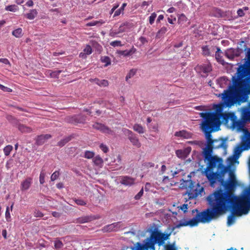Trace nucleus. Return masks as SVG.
I'll list each match as a JSON object with an SVG mask.
<instances>
[{
  "label": "nucleus",
  "mask_w": 250,
  "mask_h": 250,
  "mask_svg": "<svg viewBox=\"0 0 250 250\" xmlns=\"http://www.w3.org/2000/svg\"><path fill=\"white\" fill-rule=\"evenodd\" d=\"M195 212H196V214L194 217L188 221L186 220L180 221L178 224L172 228L171 231H173L175 229H179L182 227L189 226L190 227H193L197 226L200 222L205 223H209L210 221L211 218L208 216V212H207V209L201 212H199L197 209H193L192 210V214H193ZM171 232L172 231L169 233H167L166 234L171 233ZM164 233L166 234L165 233Z\"/></svg>",
  "instance_id": "obj_6"
},
{
  "label": "nucleus",
  "mask_w": 250,
  "mask_h": 250,
  "mask_svg": "<svg viewBox=\"0 0 250 250\" xmlns=\"http://www.w3.org/2000/svg\"><path fill=\"white\" fill-rule=\"evenodd\" d=\"M243 150L242 146H236L234 151V155L238 157Z\"/></svg>",
  "instance_id": "obj_37"
},
{
  "label": "nucleus",
  "mask_w": 250,
  "mask_h": 250,
  "mask_svg": "<svg viewBox=\"0 0 250 250\" xmlns=\"http://www.w3.org/2000/svg\"><path fill=\"white\" fill-rule=\"evenodd\" d=\"M129 23L128 22H124L121 24L119 26L118 33L119 34L125 32L126 31L127 28H128Z\"/></svg>",
  "instance_id": "obj_27"
},
{
  "label": "nucleus",
  "mask_w": 250,
  "mask_h": 250,
  "mask_svg": "<svg viewBox=\"0 0 250 250\" xmlns=\"http://www.w3.org/2000/svg\"><path fill=\"white\" fill-rule=\"evenodd\" d=\"M204 161L207 166L203 173L208 180L210 186L214 188L215 184L218 182L225 189L223 190L220 188L216 190L207 198L209 205L217 204V212H222L237 202L244 203L250 202V191H248L242 196H237L233 192L236 184L224 180L225 174L228 171L229 167L223 164L221 158L214 155Z\"/></svg>",
  "instance_id": "obj_1"
},
{
  "label": "nucleus",
  "mask_w": 250,
  "mask_h": 250,
  "mask_svg": "<svg viewBox=\"0 0 250 250\" xmlns=\"http://www.w3.org/2000/svg\"><path fill=\"white\" fill-rule=\"evenodd\" d=\"M12 34L16 38H21L23 35L22 29L21 28H17L13 31Z\"/></svg>",
  "instance_id": "obj_31"
},
{
  "label": "nucleus",
  "mask_w": 250,
  "mask_h": 250,
  "mask_svg": "<svg viewBox=\"0 0 250 250\" xmlns=\"http://www.w3.org/2000/svg\"><path fill=\"white\" fill-rule=\"evenodd\" d=\"M120 183L125 186H131L135 183V178L129 176H121L118 178Z\"/></svg>",
  "instance_id": "obj_11"
},
{
  "label": "nucleus",
  "mask_w": 250,
  "mask_h": 250,
  "mask_svg": "<svg viewBox=\"0 0 250 250\" xmlns=\"http://www.w3.org/2000/svg\"><path fill=\"white\" fill-rule=\"evenodd\" d=\"M217 51L215 53V59L217 62H220L222 64H224L225 62L224 60L222 59V52L219 47H216Z\"/></svg>",
  "instance_id": "obj_20"
},
{
  "label": "nucleus",
  "mask_w": 250,
  "mask_h": 250,
  "mask_svg": "<svg viewBox=\"0 0 250 250\" xmlns=\"http://www.w3.org/2000/svg\"><path fill=\"white\" fill-rule=\"evenodd\" d=\"M200 116L204 119L201 124V129L205 134L207 140L206 146L203 148L202 155L204 160L212 158L213 152V143H218V140H212L211 132L217 130L220 127L218 120V116L214 112L201 113Z\"/></svg>",
  "instance_id": "obj_3"
},
{
  "label": "nucleus",
  "mask_w": 250,
  "mask_h": 250,
  "mask_svg": "<svg viewBox=\"0 0 250 250\" xmlns=\"http://www.w3.org/2000/svg\"><path fill=\"white\" fill-rule=\"evenodd\" d=\"M196 70L201 73L202 77H206L208 76V73L212 70V66L210 63L202 64L198 65Z\"/></svg>",
  "instance_id": "obj_9"
},
{
  "label": "nucleus",
  "mask_w": 250,
  "mask_h": 250,
  "mask_svg": "<svg viewBox=\"0 0 250 250\" xmlns=\"http://www.w3.org/2000/svg\"><path fill=\"white\" fill-rule=\"evenodd\" d=\"M71 140V137L68 136L61 140L58 143L57 146L60 147L64 146L67 143Z\"/></svg>",
  "instance_id": "obj_33"
},
{
  "label": "nucleus",
  "mask_w": 250,
  "mask_h": 250,
  "mask_svg": "<svg viewBox=\"0 0 250 250\" xmlns=\"http://www.w3.org/2000/svg\"><path fill=\"white\" fill-rule=\"evenodd\" d=\"M102 62L105 63V66H107L110 64L111 62L110 58L107 56L102 57L101 59Z\"/></svg>",
  "instance_id": "obj_41"
},
{
  "label": "nucleus",
  "mask_w": 250,
  "mask_h": 250,
  "mask_svg": "<svg viewBox=\"0 0 250 250\" xmlns=\"http://www.w3.org/2000/svg\"><path fill=\"white\" fill-rule=\"evenodd\" d=\"M136 73V70L135 69H131L129 72L127 73L125 77L126 81H127L128 79L133 77Z\"/></svg>",
  "instance_id": "obj_40"
},
{
  "label": "nucleus",
  "mask_w": 250,
  "mask_h": 250,
  "mask_svg": "<svg viewBox=\"0 0 250 250\" xmlns=\"http://www.w3.org/2000/svg\"><path fill=\"white\" fill-rule=\"evenodd\" d=\"M51 138V135L48 134L38 136L36 140V144L38 146L42 145Z\"/></svg>",
  "instance_id": "obj_14"
},
{
  "label": "nucleus",
  "mask_w": 250,
  "mask_h": 250,
  "mask_svg": "<svg viewBox=\"0 0 250 250\" xmlns=\"http://www.w3.org/2000/svg\"><path fill=\"white\" fill-rule=\"evenodd\" d=\"M202 54L205 56H210V47L208 45H205L202 47Z\"/></svg>",
  "instance_id": "obj_28"
},
{
  "label": "nucleus",
  "mask_w": 250,
  "mask_h": 250,
  "mask_svg": "<svg viewBox=\"0 0 250 250\" xmlns=\"http://www.w3.org/2000/svg\"><path fill=\"white\" fill-rule=\"evenodd\" d=\"M38 15V12L36 9H32L29 11V12L26 13L24 17L29 20L34 19Z\"/></svg>",
  "instance_id": "obj_22"
},
{
  "label": "nucleus",
  "mask_w": 250,
  "mask_h": 250,
  "mask_svg": "<svg viewBox=\"0 0 250 250\" xmlns=\"http://www.w3.org/2000/svg\"><path fill=\"white\" fill-rule=\"evenodd\" d=\"M10 213L9 212V208L7 207L6 208V211H5V218L7 220V221H10Z\"/></svg>",
  "instance_id": "obj_53"
},
{
  "label": "nucleus",
  "mask_w": 250,
  "mask_h": 250,
  "mask_svg": "<svg viewBox=\"0 0 250 250\" xmlns=\"http://www.w3.org/2000/svg\"><path fill=\"white\" fill-rule=\"evenodd\" d=\"M121 223L120 222L114 223L108 225H106L103 228L102 231L104 232L117 231L122 228Z\"/></svg>",
  "instance_id": "obj_10"
},
{
  "label": "nucleus",
  "mask_w": 250,
  "mask_h": 250,
  "mask_svg": "<svg viewBox=\"0 0 250 250\" xmlns=\"http://www.w3.org/2000/svg\"><path fill=\"white\" fill-rule=\"evenodd\" d=\"M167 31L166 27H162L156 33V38L160 39Z\"/></svg>",
  "instance_id": "obj_30"
},
{
  "label": "nucleus",
  "mask_w": 250,
  "mask_h": 250,
  "mask_svg": "<svg viewBox=\"0 0 250 250\" xmlns=\"http://www.w3.org/2000/svg\"><path fill=\"white\" fill-rule=\"evenodd\" d=\"M63 246V244L62 242L60 240H56L55 241L54 243V247L56 249H60L62 248Z\"/></svg>",
  "instance_id": "obj_43"
},
{
  "label": "nucleus",
  "mask_w": 250,
  "mask_h": 250,
  "mask_svg": "<svg viewBox=\"0 0 250 250\" xmlns=\"http://www.w3.org/2000/svg\"><path fill=\"white\" fill-rule=\"evenodd\" d=\"M133 130L139 134H143L145 132V129L140 124H136L133 127Z\"/></svg>",
  "instance_id": "obj_25"
},
{
  "label": "nucleus",
  "mask_w": 250,
  "mask_h": 250,
  "mask_svg": "<svg viewBox=\"0 0 250 250\" xmlns=\"http://www.w3.org/2000/svg\"><path fill=\"white\" fill-rule=\"evenodd\" d=\"M45 174L42 172H41L40 175V182L41 184H43L44 182Z\"/></svg>",
  "instance_id": "obj_58"
},
{
  "label": "nucleus",
  "mask_w": 250,
  "mask_h": 250,
  "mask_svg": "<svg viewBox=\"0 0 250 250\" xmlns=\"http://www.w3.org/2000/svg\"><path fill=\"white\" fill-rule=\"evenodd\" d=\"M125 133L127 136L128 139L133 146L137 148H140L141 146V144L138 137L132 131L127 129H125Z\"/></svg>",
  "instance_id": "obj_7"
},
{
  "label": "nucleus",
  "mask_w": 250,
  "mask_h": 250,
  "mask_svg": "<svg viewBox=\"0 0 250 250\" xmlns=\"http://www.w3.org/2000/svg\"><path fill=\"white\" fill-rule=\"evenodd\" d=\"M94 155L95 153L94 152L87 150L84 152V157L87 159H93Z\"/></svg>",
  "instance_id": "obj_38"
},
{
  "label": "nucleus",
  "mask_w": 250,
  "mask_h": 250,
  "mask_svg": "<svg viewBox=\"0 0 250 250\" xmlns=\"http://www.w3.org/2000/svg\"><path fill=\"white\" fill-rule=\"evenodd\" d=\"M188 204H184L183 205L179 207V209H181L184 213H186L188 211Z\"/></svg>",
  "instance_id": "obj_57"
},
{
  "label": "nucleus",
  "mask_w": 250,
  "mask_h": 250,
  "mask_svg": "<svg viewBox=\"0 0 250 250\" xmlns=\"http://www.w3.org/2000/svg\"><path fill=\"white\" fill-rule=\"evenodd\" d=\"M188 21V18L184 14H181L179 15L178 19V22L179 24H183Z\"/></svg>",
  "instance_id": "obj_34"
},
{
  "label": "nucleus",
  "mask_w": 250,
  "mask_h": 250,
  "mask_svg": "<svg viewBox=\"0 0 250 250\" xmlns=\"http://www.w3.org/2000/svg\"><path fill=\"white\" fill-rule=\"evenodd\" d=\"M121 54L125 56H130L131 54L129 50H124L122 51Z\"/></svg>",
  "instance_id": "obj_63"
},
{
  "label": "nucleus",
  "mask_w": 250,
  "mask_h": 250,
  "mask_svg": "<svg viewBox=\"0 0 250 250\" xmlns=\"http://www.w3.org/2000/svg\"><path fill=\"white\" fill-rule=\"evenodd\" d=\"M93 162L95 166L99 167H102L103 166L104 160L99 155H97L94 157L93 159Z\"/></svg>",
  "instance_id": "obj_21"
},
{
  "label": "nucleus",
  "mask_w": 250,
  "mask_h": 250,
  "mask_svg": "<svg viewBox=\"0 0 250 250\" xmlns=\"http://www.w3.org/2000/svg\"><path fill=\"white\" fill-rule=\"evenodd\" d=\"M144 193V189L142 188L140 191L135 196L134 199L136 200H139L141 197L143 196Z\"/></svg>",
  "instance_id": "obj_49"
},
{
  "label": "nucleus",
  "mask_w": 250,
  "mask_h": 250,
  "mask_svg": "<svg viewBox=\"0 0 250 250\" xmlns=\"http://www.w3.org/2000/svg\"><path fill=\"white\" fill-rule=\"evenodd\" d=\"M19 130L22 133H29L32 131V128L23 125H19Z\"/></svg>",
  "instance_id": "obj_24"
},
{
  "label": "nucleus",
  "mask_w": 250,
  "mask_h": 250,
  "mask_svg": "<svg viewBox=\"0 0 250 250\" xmlns=\"http://www.w3.org/2000/svg\"><path fill=\"white\" fill-rule=\"evenodd\" d=\"M93 127L97 130L100 131L103 133L110 134H112L113 132L112 130L110 129L108 127L105 126L104 124L99 123H95L94 124H93Z\"/></svg>",
  "instance_id": "obj_12"
},
{
  "label": "nucleus",
  "mask_w": 250,
  "mask_h": 250,
  "mask_svg": "<svg viewBox=\"0 0 250 250\" xmlns=\"http://www.w3.org/2000/svg\"><path fill=\"white\" fill-rule=\"evenodd\" d=\"M143 166L146 168H150L154 167V163L152 162H145L143 164Z\"/></svg>",
  "instance_id": "obj_51"
},
{
  "label": "nucleus",
  "mask_w": 250,
  "mask_h": 250,
  "mask_svg": "<svg viewBox=\"0 0 250 250\" xmlns=\"http://www.w3.org/2000/svg\"><path fill=\"white\" fill-rule=\"evenodd\" d=\"M174 135L176 137H182L185 139H188L191 137L192 134L191 133L184 130H182L181 131H177L175 133Z\"/></svg>",
  "instance_id": "obj_18"
},
{
  "label": "nucleus",
  "mask_w": 250,
  "mask_h": 250,
  "mask_svg": "<svg viewBox=\"0 0 250 250\" xmlns=\"http://www.w3.org/2000/svg\"><path fill=\"white\" fill-rule=\"evenodd\" d=\"M0 89H1L3 91H6L8 92H10V91H12V90L10 88L5 87V86L1 85V84H0Z\"/></svg>",
  "instance_id": "obj_60"
},
{
  "label": "nucleus",
  "mask_w": 250,
  "mask_h": 250,
  "mask_svg": "<svg viewBox=\"0 0 250 250\" xmlns=\"http://www.w3.org/2000/svg\"><path fill=\"white\" fill-rule=\"evenodd\" d=\"M110 45L113 47L121 46L122 45V44L121 43V42L120 41H114L111 42L110 43Z\"/></svg>",
  "instance_id": "obj_46"
},
{
  "label": "nucleus",
  "mask_w": 250,
  "mask_h": 250,
  "mask_svg": "<svg viewBox=\"0 0 250 250\" xmlns=\"http://www.w3.org/2000/svg\"><path fill=\"white\" fill-rule=\"evenodd\" d=\"M113 163H115V165L117 166V169H120L122 167V159L121 156L120 155L116 156V159H115Z\"/></svg>",
  "instance_id": "obj_32"
},
{
  "label": "nucleus",
  "mask_w": 250,
  "mask_h": 250,
  "mask_svg": "<svg viewBox=\"0 0 250 250\" xmlns=\"http://www.w3.org/2000/svg\"><path fill=\"white\" fill-rule=\"evenodd\" d=\"M170 233L165 234L160 231H154L150 235L146 238L141 243L137 242L132 250H155V244L159 246H163L165 241L169 239Z\"/></svg>",
  "instance_id": "obj_5"
},
{
  "label": "nucleus",
  "mask_w": 250,
  "mask_h": 250,
  "mask_svg": "<svg viewBox=\"0 0 250 250\" xmlns=\"http://www.w3.org/2000/svg\"><path fill=\"white\" fill-rule=\"evenodd\" d=\"M0 62L5 64H10V63L9 60L6 58H1L0 59Z\"/></svg>",
  "instance_id": "obj_59"
},
{
  "label": "nucleus",
  "mask_w": 250,
  "mask_h": 250,
  "mask_svg": "<svg viewBox=\"0 0 250 250\" xmlns=\"http://www.w3.org/2000/svg\"><path fill=\"white\" fill-rule=\"evenodd\" d=\"M157 16V14L154 12L151 14L149 18V22L150 24H152L155 21V19H156Z\"/></svg>",
  "instance_id": "obj_45"
},
{
  "label": "nucleus",
  "mask_w": 250,
  "mask_h": 250,
  "mask_svg": "<svg viewBox=\"0 0 250 250\" xmlns=\"http://www.w3.org/2000/svg\"><path fill=\"white\" fill-rule=\"evenodd\" d=\"M32 183V179L30 177L27 178L21 184V189L22 191L26 190L30 187Z\"/></svg>",
  "instance_id": "obj_16"
},
{
  "label": "nucleus",
  "mask_w": 250,
  "mask_h": 250,
  "mask_svg": "<svg viewBox=\"0 0 250 250\" xmlns=\"http://www.w3.org/2000/svg\"><path fill=\"white\" fill-rule=\"evenodd\" d=\"M216 115L218 116V121L219 123V126L221 125L220 118H222L223 121L226 122H228L229 119L230 118V114L226 113H216Z\"/></svg>",
  "instance_id": "obj_19"
},
{
  "label": "nucleus",
  "mask_w": 250,
  "mask_h": 250,
  "mask_svg": "<svg viewBox=\"0 0 250 250\" xmlns=\"http://www.w3.org/2000/svg\"><path fill=\"white\" fill-rule=\"evenodd\" d=\"M5 10L11 12H15L18 10V7L14 4L6 6Z\"/></svg>",
  "instance_id": "obj_39"
},
{
  "label": "nucleus",
  "mask_w": 250,
  "mask_h": 250,
  "mask_svg": "<svg viewBox=\"0 0 250 250\" xmlns=\"http://www.w3.org/2000/svg\"><path fill=\"white\" fill-rule=\"evenodd\" d=\"M62 72V70H57L54 72H52L51 73H50V74L52 77H57L60 75V74Z\"/></svg>",
  "instance_id": "obj_56"
},
{
  "label": "nucleus",
  "mask_w": 250,
  "mask_h": 250,
  "mask_svg": "<svg viewBox=\"0 0 250 250\" xmlns=\"http://www.w3.org/2000/svg\"><path fill=\"white\" fill-rule=\"evenodd\" d=\"M237 76H233V85H230L228 89L225 90L223 93L219 94L222 101L227 107H231L237 102H246L250 93L249 79L247 76V68L245 65H240L237 69Z\"/></svg>",
  "instance_id": "obj_2"
},
{
  "label": "nucleus",
  "mask_w": 250,
  "mask_h": 250,
  "mask_svg": "<svg viewBox=\"0 0 250 250\" xmlns=\"http://www.w3.org/2000/svg\"><path fill=\"white\" fill-rule=\"evenodd\" d=\"M241 117L244 121H250V102L249 103L248 107L243 109Z\"/></svg>",
  "instance_id": "obj_15"
},
{
  "label": "nucleus",
  "mask_w": 250,
  "mask_h": 250,
  "mask_svg": "<svg viewBox=\"0 0 250 250\" xmlns=\"http://www.w3.org/2000/svg\"><path fill=\"white\" fill-rule=\"evenodd\" d=\"M229 182H232V183H237L235 176L234 173L231 172H230L229 173Z\"/></svg>",
  "instance_id": "obj_44"
},
{
  "label": "nucleus",
  "mask_w": 250,
  "mask_h": 250,
  "mask_svg": "<svg viewBox=\"0 0 250 250\" xmlns=\"http://www.w3.org/2000/svg\"><path fill=\"white\" fill-rule=\"evenodd\" d=\"M74 201L78 205L85 206L86 204V202L82 199H75Z\"/></svg>",
  "instance_id": "obj_54"
},
{
  "label": "nucleus",
  "mask_w": 250,
  "mask_h": 250,
  "mask_svg": "<svg viewBox=\"0 0 250 250\" xmlns=\"http://www.w3.org/2000/svg\"><path fill=\"white\" fill-rule=\"evenodd\" d=\"M92 52L91 47L89 45H86L85 47L83 49V52H81L79 54V57L82 59H86L87 55L91 54Z\"/></svg>",
  "instance_id": "obj_17"
},
{
  "label": "nucleus",
  "mask_w": 250,
  "mask_h": 250,
  "mask_svg": "<svg viewBox=\"0 0 250 250\" xmlns=\"http://www.w3.org/2000/svg\"><path fill=\"white\" fill-rule=\"evenodd\" d=\"M151 185L149 183H146L145 186V189L146 191H148L151 188Z\"/></svg>",
  "instance_id": "obj_64"
},
{
  "label": "nucleus",
  "mask_w": 250,
  "mask_h": 250,
  "mask_svg": "<svg viewBox=\"0 0 250 250\" xmlns=\"http://www.w3.org/2000/svg\"><path fill=\"white\" fill-rule=\"evenodd\" d=\"M100 86L106 87L108 85V82L106 80H102L101 81L100 83H99Z\"/></svg>",
  "instance_id": "obj_55"
},
{
  "label": "nucleus",
  "mask_w": 250,
  "mask_h": 250,
  "mask_svg": "<svg viewBox=\"0 0 250 250\" xmlns=\"http://www.w3.org/2000/svg\"><path fill=\"white\" fill-rule=\"evenodd\" d=\"M104 23H105V21H104L101 20L100 21H92L91 22H89L86 23V26H95V25L100 26Z\"/></svg>",
  "instance_id": "obj_29"
},
{
  "label": "nucleus",
  "mask_w": 250,
  "mask_h": 250,
  "mask_svg": "<svg viewBox=\"0 0 250 250\" xmlns=\"http://www.w3.org/2000/svg\"><path fill=\"white\" fill-rule=\"evenodd\" d=\"M139 41L141 42L143 44H144L146 43L147 42V40L146 39V38L144 37H141L140 38H139Z\"/></svg>",
  "instance_id": "obj_61"
},
{
  "label": "nucleus",
  "mask_w": 250,
  "mask_h": 250,
  "mask_svg": "<svg viewBox=\"0 0 250 250\" xmlns=\"http://www.w3.org/2000/svg\"><path fill=\"white\" fill-rule=\"evenodd\" d=\"M86 119V117L82 114L75 115L66 118L67 122L73 124H84Z\"/></svg>",
  "instance_id": "obj_8"
},
{
  "label": "nucleus",
  "mask_w": 250,
  "mask_h": 250,
  "mask_svg": "<svg viewBox=\"0 0 250 250\" xmlns=\"http://www.w3.org/2000/svg\"><path fill=\"white\" fill-rule=\"evenodd\" d=\"M213 149V148H218L220 147H222L223 148H226L227 147V145L225 141L220 142L218 141V143H213L212 144Z\"/></svg>",
  "instance_id": "obj_26"
},
{
  "label": "nucleus",
  "mask_w": 250,
  "mask_h": 250,
  "mask_svg": "<svg viewBox=\"0 0 250 250\" xmlns=\"http://www.w3.org/2000/svg\"><path fill=\"white\" fill-rule=\"evenodd\" d=\"M127 3H124L122 6L118 10H116L115 11V13L114 14V17H117L120 15L122 13H123L125 8L126 6Z\"/></svg>",
  "instance_id": "obj_35"
},
{
  "label": "nucleus",
  "mask_w": 250,
  "mask_h": 250,
  "mask_svg": "<svg viewBox=\"0 0 250 250\" xmlns=\"http://www.w3.org/2000/svg\"><path fill=\"white\" fill-rule=\"evenodd\" d=\"M13 149V146L11 145H8L6 146L4 148H3V152L5 156H8L11 151Z\"/></svg>",
  "instance_id": "obj_36"
},
{
  "label": "nucleus",
  "mask_w": 250,
  "mask_h": 250,
  "mask_svg": "<svg viewBox=\"0 0 250 250\" xmlns=\"http://www.w3.org/2000/svg\"><path fill=\"white\" fill-rule=\"evenodd\" d=\"M191 150V148L188 146L183 149L177 150L175 152V154L179 158L184 159L188 156L190 153Z\"/></svg>",
  "instance_id": "obj_13"
},
{
  "label": "nucleus",
  "mask_w": 250,
  "mask_h": 250,
  "mask_svg": "<svg viewBox=\"0 0 250 250\" xmlns=\"http://www.w3.org/2000/svg\"><path fill=\"white\" fill-rule=\"evenodd\" d=\"M59 175V172L58 171H55L51 175V180L52 181H55L56 180Z\"/></svg>",
  "instance_id": "obj_48"
},
{
  "label": "nucleus",
  "mask_w": 250,
  "mask_h": 250,
  "mask_svg": "<svg viewBox=\"0 0 250 250\" xmlns=\"http://www.w3.org/2000/svg\"><path fill=\"white\" fill-rule=\"evenodd\" d=\"M34 216L35 217H42L43 216V214L38 210H35L34 212Z\"/></svg>",
  "instance_id": "obj_50"
},
{
  "label": "nucleus",
  "mask_w": 250,
  "mask_h": 250,
  "mask_svg": "<svg viewBox=\"0 0 250 250\" xmlns=\"http://www.w3.org/2000/svg\"><path fill=\"white\" fill-rule=\"evenodd\" d=\"M166 250H177V248L175 247V243L171 244H167L165 246Z\"/></svg>",
  "instance_id": "obj_42"
},
{
  "label": "nucleus",
  "mask_w": 250,
  "mask_h": 250,
  "mask_svg": "<svg viewBox=\"0 0 250 250\" xmlns=\"http://www.w3.org/2000/svg\"><path fill=\"white\" fill-rule=\"evenodd\" d=\"M119 34V33H118V31H115L113 30H111L109 32V35L110 37H111L112 38H115L118 37V35Z\"/></svg>",
  "instance_id": "obj_52"
},
{
  "label": "nucleus",
  "mask_w": 250,
  "mask_h": 250,
  "mask_svg": "<svg viewBox=\"0 0 250 250\" xmlns=\"http://www.w3.org/2000/svg\"><path fill=\"white\" fill-rule=\"evenodd\" d=\"M100 148L104 153H107L109 150L108 147L107 146L104 144H101L100 145Z\"/></svg>",
  "instance_id": "obj_47"
},
{
  "label": "nucleus",
  "mask_w": 250,
  "mask_h": 250,
  "mask_svg": "<svg viewBox=\"0 0 250 250\" xmlns=\"http://www.w3.org/2000/svg\"><path fill=\"white\" fill-rule=\"evenodd\" d=\"M91 220L90 217L86 216H82L77 218L76 220V223H80L83 224L86 222H88Z\"/></svg>",
  "instance_id": "obj_23"
},
{
  "label": "nucleus",
  "mask_w": 250,
  "mask_h": 250,
  "mask_svg": "<svg viewBox=\"0 0 250 250\" xmlns=\"http://www.w3.org/2000/svg\"><path fill=\"white\" fill-rule=\"evenodd\" d=\"M209 205L211 207V208H208L207 212H208V215L211 218L210 221L223 214L226 211L232 209L230 214L227 218L228 226H230L234 224L235 220V215L240 216L242 214H246L250 210V202H244V203H242L241 202L236 203L234 204V205L224 209V211L220 212H216V208L217 207V204Z\"/></svg>",
  "instance_id": "obj_4"
},
{
  "label": "nucleus",
  "mask_w": 250,
  "mask_h": 250,
  "mask_svg": "<svg viewBox=\"0 0 250 250\" xmlns=\"http://www.w3.org/2000/svg\"><path fill=\"white\" fill-rule=\"evenodd\" d=\"M237 13L238 15L240 17L244 16L245 15L244 11L242 9H239L237 10Z\"/></svg>",
  "instance_id": "obj_62"
}]
</instances>
